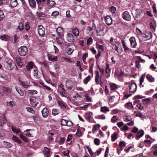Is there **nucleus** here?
I'll return each mask as SVG.
<instances>
[{
  "label": "nucleus",
  "mask_w": 157,
  "mask_h": 157,
  "mask_svg": "<svg viewBox=\"0 0 157 157\" xmlns=\"http://www.w3.org/2000/svg\"><path fill=\"white\" fill-rule=\"evenodd\" d=\"M124 84L125 85L128 84L127 89L130 93H134L136 92L137 89V86L135 83L125 82Z\"/></svg>",
  "instance_id": "1"
},
{
  "label": "nucleus",
  "mask_w": 157,
  "mask_h": 157,
  "mask_svg": "<svg viewBox=\"0 0 157 157\" xmlns=\"http://www.w3.org/2000/svg\"><path fill=\"white\" fill-rule=\"evenodd\" d=\"M12 89L8 87L2 86L1 89L0 94L3 96H7L12 91Z\"/></svg>",
  "instance_id": "2"
},
{
  "label": "nucleus",
  "mask_w": 157,
  "mask_h": 157,
  "mask_svg": "<svg viewBox=\"0 0 157 157\" xmlns=\"http://www.w3.org/2000/svg\"><path fill=\"white\" fill-rule=\"evenodd\" d=\"M18 51L19 54L21 56H25L28 52L27 47L25 46L21 47L18 49Z\"/></svg>",
  "instance_id": "3"
},
{
  "label": "nucleus",
  "mask_w": 157,
  "mask_h": 157,
  "mask_svg": "<svg viewBox=\"0 0 157 157\" xmlns=\"http://www.w3.org/2000/svg\"><path fill=\"white\" fill-rule=\"evenodd\" d=\"M142 39L144 41H146L151 39L152 37V34L150 31H147L143 34Z\"/></svg>",
  "instance_id": "4"
},
{
  "label": "nucleus",
  "mask_w": 157,
  "mask_h": 157,
  "mask_svg": "<svg viewBox=\"0 0 157 157\" xmlns=\"http://www.w3.org/2000/svg\"><path fill=\"white\" fill-rule=\"evenodd\" d=\"M38 33L39 35L41 36H43L45 33V29L41 25H39L38 27Z\"/></svg>",
  "instance_id": "5"
},
{
  "label": "nucleus",
  "mask_w": 157,
  "mask_h": 157,
  "mask_svg": "<svg viewBox=\"0 0 157 157\" xmlns=\"http://www.w3.org/2000/svg\"><path fill=\"white\" fill-rule=\"evenodd\" d=\"M63 87L64 85L61 83L59 85V87L58 88V91L62 96L65 97V94L66 93L65 92V89Z\"/></svg>",
  "instance_id": "6"
},
{
  "label": "nucleus",
  "mask_w": 157,
  "mask_h": 157,
  "mask_svg": "<svg viewBox=\"0 0 157 157\" xmlns=\"http://www.w3.org/2000/svg\"><path fill=\"white\" fill-rule=\"evenodd\" d=\"M122 16L124 20L128 21H130L131 20V16L128 11L124 12L122 14Z\"/></svg>",
  "instance_id": "7"
},
{
  "label": "nucleus",
  "mask_w": 157,
  "mask_h": 157,
  "mask_svg": "<svg viewBox=\"0 0 157 157\" xmlns=\"http://www.w3.org/2000/svg\"><path fill=\"white\" fill-rule=\"evenodd\" d=\"M129 40L130 43L131 47L133 48H135L136 47L137 43L135 37L133 36L129 38Z\"/></svg>",
  "instance_id": "8"
},
{
  "label": "nucleus",
  "mask_w": 157,
  "mask_h": 157,
  "mask_svg": "<svg viewBox=\"0 0 157 157\" xmlns=\"http://www.w3.org/2000/svg\"><path fill=\"white\" fill-rule=\"evenodd\" d=\"M105 26L104 25H100V30H99V36H102L105 35L106 31H104V29L105 28Z\"/></svg>",
  "instance_id": "9"
},
{
  "label": "nucleus",
  "mask_w": 157,
  "mask_h": 157,
  "mask_svg": "<svg viewBox=\"0 0 157 157\" xmlns=\"http://www.w3.org/2000/svg\"><path fill=\"white\" fill-rule=\"evenodd\" d=\"M56 31L59 36H60L61 37L63 36L64 31L63 29L60 27H59L56 29Z\"/></svg>",
  "instance_id": "10"
},
{
  "label": "nucleus",
  "mask_w": 157,
  "mask_h": 157,
  "mask_svg": "<svg viewBox=\"0 0 157 157\" xmlns=\"http://www.w3.org/2000/svg\"><path fill=\"white\" fill-rule=\"evenodd\" d=\"M41 113L43 117L44 118H46L48 115L49 111L45 107L41 111Z\"/></svg>",
  "instance_id": "11"
},
{
  "label": "nucleus",
  "mask_w": 157,
  "mask_h": 157,
  "mask_svg": "<svg viewBox=\"0 0 157 157\" xmlns=\"http://www.w3.org/2000/svg\"><path fill=\"white\" fill-rule=\"evenodd\" d=\"M105 20L106 24L108 25H111L112 23L111 18L109 16L105 17Z\"/></svg>",
  "instance_id": "12"
},
{
  "label": "nucleus",
  "mask_w": 157,
  "mask_h": 157,
  "mask_svg": "<svg viewBox=\"0 0 157 157\" xmlns=\"http://www.w3.org/2000/svg\"><path fill=\"white\" fill-rule=\"evenodd\" d=\"M144 134V132L143 130H140L137 134L136 139L137 140H138L140 138L142 137Z\"/></svg>",
  "instance_id": "13"
},
{
  "label": "nucleus",
  "mask_w": 157,
  "mask_h": 157,
  "mask_svg": "<svg viewBox=\"0 0 157 157\" xmlns=\"http://www.w3.org/2000/svg\"><path fill=\"white\" fill-rule=\"evenodd\" d=\"M67 41L70 42H73L74 41V38L73 36L70 33L67 34Z\"/></svg>",
  "instance_id": "14"
},
{
  "label": "nucleus",
  "mask_w": 157,
  "mask_h": 157,
  "mask_svg": "<svg viewBox=\"0 0 157 157\" xmlns=\"http://www.w3.org/2000/svg\"><path fill=\"white\" fill-rule=\"evenodd\" d=\"M19 82L20 84L22 85L24 88H27L29 86V83L27 81L23 82L20 80H19Z\"/></svg>",
  "instance_id": "15"
},
{
  "label": "nucleus",
  "mask_w": 157,
  "mask_h": 157,
  "mask_svg": "<svg viewBox=\"0 0 157 157\" xmlns=\"http://www.w3.org/2000/svg\"><path fill=\"white\" fill-rule=\"evenodd\" d=\"M110 90H117L120 86L114 83H111L110 84Z\"/></svg>",
  "instance_id": "16"
},
{
  "label": "nucleus",
  "mask_w": 157,
  "mask_h": 157,
  "mask_svg": "<svg viewBox=\"0 0 157 157\" xmlns=\"http://www.w3.org/2000/svg\"><path fill=\"white\" fill-rule=\"evenodd\" d=\"M92 113L91 112L87 113L85 114V117L86 119L88 121H90L92 117Z\"/></svg>",
  "instance_id": "17"
},
{
  "label": "nucleus",
  "mask_w": 157,
  "mask_h": 157,
  "mask_svg": "<svg viewBox=\"0 0 157 157\" xmlns=\"http://www.w3.org/2000/svg\"><path fill=\"white\" fill-rule=\"evenodd\" d=\"M5 120L6 121L5 117V115L3 114V117H0V126H3L6 123Z\"/></svg>",
  "instance_id": "18"
},
{
  "label": "nucleus",
  "mask_w": 157,
  "mask_h": 157,
  "mask_svg": "<svg viewBox=\"0 0 157 157\" xmlns=\"http://www.w3.org/2000/svg\"><path fill=\"white\" fill-rule=\"evenodd\" d=\"M142 13V11L140 9H137L136 10L135 14L136 15L135 16V18H139L140 17V15L141 13Z\"/></svg>",
  "instance_id": "19"
},
{
  "label": "nucleus",
  "mask_w": 157,
  "mask_h": 157,
  "mask_svg": "<svg viewBox=\"0 0 157 157\" xmlns=\"http://www.w3.org/2000/svg\"><path fill=\"white\" fill-rule=\"evenodd\" d=\"M15 89L17 91L18 93L21 96H23L24 95V93L22 90L18 86L15 87Z\"/></svg>",
  "instance_id": "20"
},
{
  "label": "nucleus",
  "mask_w": 157,
  "mask_h": 157,
  "mask_svg": "<svg viewBox=\"0 0 157 157\" xmlns=\"http://www.w3.org/2000/svg\"><path fill=\"white\" fill-rule=\"evenodd\" d=\"M113 48L119 54H121L122 52V49L121 48H118V47L115 44L113 45Z\"/></svg>",
  "instance_id": "21"
},
{
  "label": "nucleus",
  "mask_w": 157,
  "mask_h": 157,
  "mask_svg": "<svg viewBox=\"0 0 157 157\" xmlns=\"http://www.w3.org/2000/svg\"><path fill=\"white\" fill-rule=\"evenodd\" d=\"M30 101L31 104L33 107H36V106L37 103L35 98H31L30 99Z\"/></svg>",
  "instance_id": "22"
},
{
  "label": "nucleus",
  "mask_w": 157,
  "mask_h": 157,
  "mask_svg": "<svg viewBox=\"0 0 157 157\" xmlns=\"http://www.w3.org/2000/svg\"><path fill=\"white\" fill-rule=\"evenodd\" d=\"M10 4L12 7H14L17 5V2L16 0H10Z\"/></svg>",
  "instance_id": "23"
},
{
  "label": "nucleus",
  "mask_w": 157,
  "mask_h": 157,
  "mask_svg": "<svg viewBox=\"0 0 157 157\" xmlns=\"http://www.w3.org/2000/svg\"><path fill=\"white\" fill-rule=\"evenodd\" d=\"M72 32L73 34L76 36H78L79 35V32L78 29L77 28H75L72 30Z\"/></svg>",
  "instance_id": "24"
},
{
  "label": "nucleus",
  "mask_w": 157,
  "mask_h": 157,
  "mask_svg": "<svg viewBox=\"0 0 157 157\" xmlns=\"http://www.w3.org/2000/svg\"><path fill=\"white\" fill-rule=\"evenodd\" d=\"M146 78L148 81L150 82H153L154 80V78L149 74H147L146 76Z\"/></svg>",
  "instance_id": "25"
},
{
  "label": "nucleus",
  "mask_w": 157,
  "mask_h": 157,
  "mask_svg": "<svg viewBox=\"0 0 157 157\" xmlns=\"http://www.w3.org/2000/svg\"><path fill=\"white\" fill-rule=\"evenodd\" d=\"M121 43L122 44L123 48L124 49V50L125 51H128L129 50V48L126 45V43L124 40H122L121 41Z\"/></svg>",
  "instance_id": "26"
},
{
  "label": "nucleus",
  "mask_w": 157,
  "mask_h": 157,
  "mask_svg": "<svg viewBox=\"0 0 157 157\" xmlns=\"http://www.w3.org/2000/svg\"><path fill=\"white\" fill-rule=\"evenodd\" d=\"M100 111L103 113H106L107 112L109 111V110L108 107L106 106L101 107Z\"/></svg>",
  "instance_id": "27"
},
{
  "label": "nucleus",
  "mask_w": 157,
  "mask_h": 157,
  "mask_svg": "<svg viewBox=\"0 0 157 157\" xmlns=\"http://www.w3.org/2000/svg\"><path fill=\"white\" fill-rule=\"evenodd\" d=\"M119 119V117L117 116H113L111 119V122L113 123H115Z\"/></svg>",
  "instance_id": "28"
},
{
  "label": "nucleus",
  "mask_w": 157,
  "mask_h": 157,
  "mask_svg": "<svg viewBox=\"0 0 157 157\" xmlns=\"http://www.w3.org/2000/svg\"><path fill=\"white\" fill-rule=\"evenodd\" d=\"M10 37L8 36L5 34L1 36L0 37V39L4 41H7L10 39Z\"/></svg>",
  "instance_id": "29"
},
{
  "label": "nucleus",
  "mask_w": 157,
  "mask_h": 157,
  "mask_svg": "<svg viewBox=\"0 0 157 157\" xmlns=\"http://www.w3.org/2000/svg\"><path fill=\"white\" fill-rule=\"evenodd\" d=\"M44 149L43 152L44 154L46 155L47 157H48V155H49L50 153V151L48 148L46 147H44Z\"/></svg>",
  "instance_id": "30"
},
{
  "label": "nucleus",
  "mask_w": 157,
  "mask_h": 157,
  "mask_svg": "<svg viewBox=\"0 0 157 157\" xmlns=\"http://www.w3.org/2000/svg\"><path fill=\"white\" fill-rule=\"evenodd\" d=\"M47 1V4L48 6H51L55 5L56 3L54 1L52 0H46Z\"/></svg>",
  "instance_id": "31"
},
{
  "label": "nucleus",
  "mask_w": 157,
  "mask_h": 157,
  "mask_svg": "<svg viewBox=\"0 0 157 157\" xmlns=\"http://www.w3.org/2000/svg\"><path fill=\"white\" fill-rule=\"evenodd\" d=\"M29 2L30 6L32 8L36 6V2L34 0H29Z\"/></svg>",
  "instance_id": "32"
},
{
  "label": "nucleus",
  "mask_w": 157,
  "mask_h": 157,
  "mask_svg": "<svg viewBox=\"0 0 157 157\" xmlns=\"http://www.w3.org/2000/svg\"><path fill=\"white\" fill-rule=\"evenodd\" d=\"M31 130V129H27L26 130H25L24 132V135L29 137H32V134H30L29 132V131Z\"/></svg>",
  "instance_id": "33"
},
{
  "label": "nucleus",
  "mask_w": 157,
  "mask_h": 157,
  "mask_svg": "<svg viewBox=\"0 0 157 157\" xmlns=\"http://www.w3.org/2000/svg\"><path fill=\"white\" fill-rule=\"evenodd\" d=\"M132 118L130 116H124L123 118V119L124 121L125 122H128L131 121L132 120Z\"/></svg>",
  "instance_id": "34"
},
{
  "label": "nucleus",
  "mask_w": 157,
  "mask_h": 157,
  "mask_svg": "<svg viewBox=\"0 0 157 157\" xmlns=\"http://www.w3.org/2000/svg\"><path fill=\"white\" fill-rule=\"evenodd\" d=\"M12 139L13 141L17 142L19 144L21 143L22 141L21 140L19 139L18 138L15 136H13Z\"/></svg>",
  "instance_id": "35"
},
{
  "label": "nucleus",
  "mask_w": 157,
  "mask_h": 157,
  "mask_svg": "<svg viewBox=\"0 0 157 157\" xmlns=\"http://www.w3.org/2000/svg\"><path fill=\"white\" fill-rule=\"evenodd\" d=\"M33 66V63L32 62H30L26 65V69L28 71H29Z\"/></svg>",
  "instance_id": "36"
},
{
  "label": "nucleus",
  "mask_w": 157,
  "mask_h": 157,
  "mask_svg": "<svg viewBox=\"0 0 157 157\" xmlns=\"http://www.w3.org/2000/svg\"><path fill=\"white\" fill-rule=\"evenodd\" d=\"M12 131L14 132L16 134H18L20 132H21V130L20 128H16L12 127H11Z\"/></svg>",
  "instance_id": "37"
},
{
  "label": "nucleus",
  "mask_w": 157,
  "mask_h": 157,
  "mask_svg": "<svg viewBox=\"0 0 157 157\" xmlns=\"http://www.w3.org/2000/svg\"><path fill=\"white\" fill-rule=\"evenodd\" d=\"M145 77V75H142L140 78V87H143L144 86L143 85H142V83L144 81V78Z\"/></svg>",
  "instance_id": "38"
},
{
  "label": "nucleus",
  "mask_w": 157,
  "mask_h": 157,
  "mask_svg": "<svg viewBox=\"0 0 157 157\" xmlns=\"http://www.w3.org/2000/svg\"><path fill=\"white\" fill-rule=\"evenodd\" d=\"M20 137L21 138L24 142H27L28 141V140L27 138L23 135L22 134H20Z\"/></svg>",
  "instance_id": "39"
},
{
  "label": "nucleus",
  "mask_w": 157,
  "mask_h": 157,
  "mask_svg": "<svg viewBox=\"0 0 157 157\" xmlns=\"http://www.w3.org/2000/svg\"><path fill=\"white\" fill-rule=\"evenodd\" d=\"M117 9L114 6H111L109 8V10L112 13H115Z\"/></svg>",
  "instance_id": "40"
},
{
  "label": "nucleus",
  "mask_w": 157,
  "mask_h": 157,
  "mask_svg": "<svg viewBox=\"0 0 157 157\" xmlns=\"http://www.w3.org/2000/svg\"><path fill=\"white\" fill-rule=\"evenodd\" d=\"M151 98H147L142 100L143 104H146L149 103L151 101Z\"/></svg>",
  "instance_id": "41"
},
{
  "label": "nucleus",
  "mask_w": 157,
  "mask_h": 157,
  "mask_svg": "<svg viewBox=\"0 0 157 157\" xmlns=\"http://www.w3.org/2000/svg\"><path fill=\"white\" fill-rule=\"evenodd\" d=\"M124 106L126 108H127L129 109H132L133 107L132 103L130 102L126 103L124 105Z\"/></svg>",
  "instance_id": "42"
},
{
  "label": "nucleus",
  "mask_w": 157,
  "mask_h": 157,
  "mask_svg": "<svg viewBox=\"0 0 157 157\" xmlns=\"http://www.w3.org/2000/svg\"><path fill=\"white\" fill-rule=\"evenodd\" d=\"M117 138V136L116 133H114L111 136L112 141L113 142Z\"/></svg>",
  "instance_id": "43"
},
{
  "label": "nucleus",
  "mask_w": 157,
  "mask_h": 157,
  "mask_svg": "<svg viewBox=\"0 0 157 157\" xmlns=\"http://www.w3.org/2000/svg\"><path fill=\"white\" fill-rule=\"evenodd\" d=\"M91 76L90 75H88L87 77L83 80V82L85 84H87L91 79Z\"/></svg>",
  "instance_id": "44"
},
{
  "label": "nucleus",
  "mask_w": 157,
  "mask_h": 157,
  "mask_svg": "<svg viewBox=\"0 0 157 157\" xmlns=\"http://www.w3.org/2000/svg\"><path fill=\"white\" fill-rule=\"evenodd\" d=\"M119 110L117 109H116L112 110L110 113V114L111 115H114L118 113Z\"/></svg>",
  "instance_id": "45"
},
{
  "label": "nucleus",
  "mask_w": 157,
  "mask_h": 157,
  "mask_svg": "<svg viewBox=\"0 0 157 157\" xmlns=\"http://www.w3.org/2000/svg\"><path fill=\"white\" fill-rule=\"evenodd\" d=\"M56 40L57 43L59 44H62L63 42V40L61 38H60L59 37H56Z\"/></svg>",
  "instance_id": "46"
},
{
  "label": "nucleus",
  "mask_w": 157,
  "mask_h": 157,
  "mask_svg": "<svg viewBox=\"0 0 157 157\" xmlns=\"http://www.w3.org/2000/svg\"><path fill=\"white\" fill-rule=\"evenodd\" d=\"M26 109L28 112L31 113L32 114H34L35 113V111L30 107H27L26 108Z\"/></svg>",
  "instance_id": "47"
},
{
  "label": "nucleus",
  "mask_w": 157,
  "mask_h": 157,
  "mask_svg": "<svg viewBox=\"0 0 157 157\" xmlns=\"http://www.w3.org/2000/svg\"><path fill=\"white\" fill-rule=\"evenodd\" d=\"M4 145L7 148L11 147L13 146V145L12 144H11V143H10L5 142V141H4Z\"/></svg>",
  "instance_id": "48"
},
{
  "label": "nucleus",
  "mask_w": 157,
  "mask_h": 157,
  "mask_svg": "<svg viewBox=\"0 0 157 157\" xmlns=\"http://www.w3.org/2000/svg\"><path fill=\"white\" fill-rule=\"evenodd\" d=\"M48 56V58L49 60L53 61H56L57 60V57H54L52 58L51 55Z\"/></svg>",
  "instance_id": "49"
},
{
  "label": "nucleus",
  "mask_w": 157,
  "mask_h": 157,
  "mask_svg": "<svg viewBox=\"0 0 157 157\" xmlns=\"http://www.w3.org/2000/svg\"><path fill=\"white\" fill-rule=\"evenodd\" d=\"M98 129V124H96L93 126L92 129V131L94 133L97 132V130Z\"/></svg>",
  "instance_id": "50"
},
{
  "label": "nucleus",
  "mask_w": 157,
  "mask_h": 157,
  "mask_svg": "<svg viewBox=\"0 0 157 157\" xmlns=\"http://www.w3.org/2000/svg\"><path fill=\"white\" fill-rule=\"evenodd\" d=\"M52 113L54 115L58 114L59 113V109H52Z\"/></svg>",
  "instance_id": "51"
},
{
  "label": "nucleus",
  "mask_w": 157,
  "mask_h": 157,
  "mask_svg": "<svg viewBox=\"0 0 157 157\" xmlns=\"http://www.w3.org/2000/svg\"><path fill=\"white\" fill-rule=\"evenodd\" d=\"M115 74L117 77H121L124 75V73L123 72L121 71L120 72H117Z\"/></svg>",
  "instance_id": "52"
},
{
  "label": "nucleus",
  "mask_w": 157,
  "mask_h": 157,
  "mask_svg": "<svg viewBox=\"0 0 157 157\" xmlns=\"http://www.w3.org/2000/svg\"><path fill=\"white\" fill-rule=\"evenodd\" d=\"M111 71V70L109 67V65L107 63L106 64V69L105 70V72L106 73H109Z\"/></svg>",
  "instance_id": "53"
},
{
  "label": "nucleus",
  "mask_w": 157,
  "mask_h": 157,
  "mask_svg": "<svg viewBox=\"0 0 157 157\" xmlns=\"http://www.w3.org/2000/svg\"><path fill=\"white\" fill-rule=\"evenodd\" d=\"M18 29L20 30L21 31L24 29V25L23 24L21 23H19Z\"/></svg>",
  "instance_id": "54"
},
{
  "label": "nucleus",
  "mask_w": 157,
  "mask_h": 157,
  "mask_svg": "<svg viewBox=\"0 0 157 157\" xmlns=\"http://www.w3.org/2000/svg\"><path fill=\"white\" fill-rule=\"evenodd\" d=\"M136 106L137 108L140 110L143 109L144 108V106L141 103H138L136 105Z\"/></svg>",
  "instance_id": "55"
},
{
  "label": "nucleus",
  "mask_w": 157,
  "mask_h": 157,
  "mask_svg": "<svg viewBox=\"0 0 157 157\" xmlns=\"http://www.w3.org/2000/svg\"><path fill=\"white\" fill-rule=\"evenodd\" d=\"M64 141L65 140L64 137H60L58 140L59 142L61 144H63L64 142Z\"/></svg>",
  "instance_id": "56"
},
{
  "label": "nucleus",
  "mask_w": 157,
  "mask_h": 157,
  "mask_svg": "<svg viewBox=\"0 0 157 157\" xmlns=\"http://www.w3.org/2000/svg\"><path fill=\"white\" fill-rule=\"evenodd\" d=\"M67 121L62 119L61 121V124L63 126H67Z\"/></svg>",
  "instance_id": "57"
},
{
  "label": "nucleus",
  "mask_w": 157,
  "mask_h": 157,
  "mask_svg": "<svg viewBox=\"0 0 157 157\" xmlns=\"http://www.w3.org/2000/svg\"><path fill=\"white\" fill-rule=\"evenodd\" d=\"M28 93L29 94H35L37 93V91L35 90H28Z\"/></svg>",
  "instance_id": "58"
},
{
  "label": "nucleus",
  "mask_w": 157,
  "mask_h": 157,
  "mask_svg": "<svg viewBox=\"0 0 157 157\" xmlns=\"http://www.w3.org/2000/svg\"><path fill=\"white\" fill-rule=\"evenodd\" d=\"M7 105L8 106H10L12 107H13L15 105V104L14 101H10L9 102H7Z\"/></svg>",
  "instance_id": "59"
},
{
  "label": "nucleus",
  "mask_w": 157,
  "mask_h": 157,
  "mask_svg": "<svg viewBox=\"0 0 157 157\" xmlns=\"http://www.w3.org/2000/svg\"><path fill=\"white\" fill-rule=\"evenodd\" d=\"M58 104L59 105L62 107L64 108H66L65 105H64L63 102L62 101H58Z\"/></svg>",
  "instance_id": "60"
},
{
  "label": "nucleus",
  "mask_w": 157,
  "mask_h": 157,
  "mask_svg": "<svg viewBox=\"0 0 157 157\" xmlns=\"http://www.w3.org/2000/svg\"><path fill=\"white\" fill-rule=\"evenodd\" d=\"M92 42V39L90 37L87 40V45H90Z\"/></svg>",
  "instance_id": "61"
},
{
  "label": "nucleus",
  "mask_w": 157,
  "mask_h": 157,
  "mask_svg": "<svg viewBox=\"0 0 157 157\" xmlns=\"http://www.w3.org/2000/svg\"><path fill=\"white\" fill-rule=\"evenodd\" d=\"M73 49L71 48H69L68 49V50L67 52V53L68 55H71L73 53Z\"/></svg>",
  "instance_id": "62"
},
{
  "label": "nucleus",
  "mask_w": 157,
  "mask_h": 157,
  "mask_svg": "<svg viewBox=\"0 0 157 157\" xmlns=\"http://www.w3.org/2000/svg\"><path fill=\"white\" fill-rule=\"evenodd\" d=\"M25 29L26 31H28L30 29V26H29V23L27 22L25 23Z\"/></svg>",
  "instance_id": "63"
},
{
  "label": "nucleus",
  "mask_w": 157,
  "mask_h": 157,
  "mask_svg": "<svg viewBox=\"0 0 157 157\" xmlns=\"http://www.w3.org/2000/svg\"><path fill=\"white\" fill-rule=\"evenodd\" d=\"M86 148V149H88V151L90 154L91 155H92L94 154V153L92 151L91 149V148H90L88 146H87Z\"/></svg>",
  "instance_id": "64"
}]
</instances>
